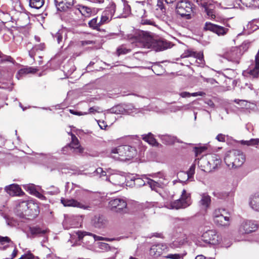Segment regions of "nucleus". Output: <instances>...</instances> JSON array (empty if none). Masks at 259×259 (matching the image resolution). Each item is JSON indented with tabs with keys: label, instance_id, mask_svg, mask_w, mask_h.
Masks as SVG:
<instances>
[{
	"label": "nucleus",
	"instance_id": "obj_1",
	"mask_svg": "<svg viewBox=\"0 0 259 259\" xmlns=\"http://www.w3.org/2000/svg\"><path fill=\"white\" fill-rule=\"evenodd\" d=\"M111 157L115 160L125 161L130 160L137 154L135 146L121 145L113 148L111 151Z\"/></svg>",
	"mask_w": 259,
	"mask_h": 259
},
{
	"label": "nucleus",
	"instance_id": "obj_2",
	"mask_svg": "<svg viewBox=\"0 0 259 259\" xmlns=\"http://www.w3.org/2000/svg\"><path fill=\"white\" fill-rule=\"evenodd\" d=\"M136 40L137 46L145 48H155L156 47H161L163 42L158 41L154 39L152 34L148 31L139 30L136 35Z\"/></svg>",
	"mask_w": 259,
	"mask_h": 259
},
{
	"label": "nucleus",
	"instance_id": "obj_3",
	"mask_svg": "<svg viewBox=\"0 0 259 259\" xmlns=\"http://www.w3.org/2000/svg\"><path fill=\"white\" fill-rule=\"evenodd\" d=\"M245 160V157L243 153L238 150H232L227 152L224 158L226 164L232 168L241 166Z\"/></svg>",
	"mask_w": 259,
	"mask_h": 259
},
{
	"label": "nucleus",
	"instance_id": "obj_4",
	"mask_svg": "<svg viewBox=\"0 0 259 259\" xmlns=\"http://www.w3.org/2000/svg\"><path fill=\"white\" fill-rule=\"evenodd\" d=\"M191 198L190 193L187 192L186 190L182 191L181 197L170 202H167L165 206L168 209H179L185 208L191 204Z\"/></svg>",
	"mask_w": 259,
	"mask_h": 259
},
{
	"label": "nucleus",
	"instance_id": "obj_5",
	"mask_svg": "<svg viewBox=\"0 0 259 259\" xmlns=\"http://www.w3.org/2000/svg\"><path fill=\"white\" fill-rule=\"evenodd\" d=\"M221 163L216 155H208L202 157L198 161V166L205 172H210Z\"/></svg>",
	"mask_w": 259,
	"mask_h": 259
},
{
	"label": "nucleus",
	"instance_id": "obj_6",
	"mask_svg": "<svg viewBox=\"0 0 259 259\" xmlns=\"http://www.w3.org/2000/svg\"><path fill=\"white\" fill-rule=\"evenodd\" d=\"M193 9V4L189 0L179 1L176 7L177 13L187 19L192 18Z\"/></svg>",
	"mask_w": 259,
	"mask_h": 259
},
{
	"label": "nucleus",
	"instance_id": "obj_7",
	"mask_svg": "<svg viewBox=\"0 0 259 259\" xmlns=\"http://www.w3.org/2000/svg\"><path fill=\"white\" fill-rule=\"evenodd\" d=\"M110 209L115 212L124 214L128 212L127 202L123 198H116L111 199L109 202Z\"/></svg>",
	"mask_w": 259,
	"mask_h": 259
},
{
	"label": "nucleus",
	"instance_id": "obj_8",
	"mask_svg": "<svg viewBox=\"0 0 259 259\" xmlns=\"http://www.w3.org/2000/svg\"><path fill=\"white\" fill-rule=\"evenodd\" d=\"M242 54L241 50L240 48L234 47L225 52L223 56L228 61L236 64H239Z\"/></svg>",
	"mask_w": 259,
	"mask_h": 259
},
{
	"label": "nucleus",
	"instance_id": "obj_9",
	"mask_svg": "<svg viewBox=\"0 0 259 259\" xmlns=\"http://www.w3.org/2000/svg\"><path fill=\"white\" fill-rule=\"evenodd\" d=\"M61 203L64 206L74 207L83 209H90L91 207L90 204L85 202L78 201L74 199H65L62 198Z\"/></svg>",
	"mask_w": 259,
	"mask_h": 259
},
{
	"label": "nucleus",
	"instance_id": "obj_10",
	"mask_svg": "<svg viewBox=\"0 0 259 259\" xmlns=\"http://www.w3.org/2000/svg\"><path fill=\"white\" fill-rule=\"evenodd\" d=\"M258 228L257 225L252 221H244L239 226L238 232L241 234H245L255 231Z\"/></svg>",
	"mask_w": 259,
	"mask_h": 259
},
{
	"label": "nucleus",
	"instance_id": "obj_11",
	"mask_svg": "<svg viewBox=\"0 0 259 259\" xmlns=\"http://www.w3.org/2000/svg\"><path fill=\"white\" fill-rule=\"evenodd\" d=\"M209 1L210 0H196V2L198 5L201 6L204 8L208 18L212 19L215 17V7Z\"/></svg>",
	"mask_w": 259,
	"mask_h": 259
},
{
	"label": "nucleus",
	"instance_id": "obj_12",
	"mask_svg": "<svg viewBox=\"0 0 259 259\" xmlns=\"http://www.w3.org/2000/svg\"><path fill=\"white\" fill-rule=\"evenodd\" d=\"M116 6L114 3H112L109 7L102 13L100 23L103 25L108 23L111 19L115 12Z\"/></svg>",
	"mask_w": 259,
	"mask_h": 259
},
{
	"label": "nucleus",
	"instance_id": "obj_13",
	"mask_svg": "<svg viewBox=\"0 0 259 259\" xmlns=\"http://www.w3.org/2000/svg\"><path fill=\"white\" fill-rule=\"evenodd\" d=\"M201 239L204 242L212 244L219 243L220 241L217 232L213 230L205 232L202 234Z\"/></svg>",
	"mask_w": 259,
	"mask_h": 259
},
{
	"label": "nucleus",
	"instance_id": "obj_14",
	"mask_svg": "<svg viewBox=\"0 0 259 259\" xmlns=\"http://www.w3.org/2000/svg\"><path fill=\"white\" fill-rule=\"evenodd\" d=\"M204 29L211 31L219 36L225 35L228 31V29L227 28L210 22L205 23Z\"/></svg>",
	"mask_w": 259,
	"mask_h": 259
},
{
	"label": "nucleus",
	"instance_id": "obj_15",
	"mask_svg": "<svg viewBox=\"0 0 259 259\" xmlns=\"http://www.w3.org/2000/svg\"><path fill=\"white\" fill-rule=\"evenodd\" d=\"M69 135L71 136V142L68 146L65 147L63 148L64 151L65 149L70 148L73 149V152L77 154H81L83 151V148L79 145V141L76 137L72 133H68Z\"/></svg>",
	"mask_w": 259,
	"mask_h": 259
},
{
	"label": "nucleus",
	"instance_id": "obj_16",
	"mask_svg": "<svg viewBox=\"0 0 259 259\" xmlns=\"http://www.w3.org/2000/svg\"><path fill=\"white\" fill-rule=\"evenodd\" d=\"M182 59H185L188 57H193L199 60L200 64H203V55L202 53H197L191 50H186L181 56Z\"/></svg>",
	"mask_w": 259,
	"mask_h": 259
},
{
	"label": "nucleus",
	"instance_id": "obj_17",
	"mask_svg": "<svg viewBox=\"0 0 259 259\" xmlns=\"http://www.w3.org/2000/svg\"><path fill=\"white\" fill-rule=\"evenodd\" d=\"M58 10L67 11L70 10L73 5V0H55Z\"/></svg>",
	"mask_w": 259,
	"mask_h": 259
},
{
	"label": "nucleus",
	"instance_id": "obj_18",
	"mask_svg": "<svg viewBox=\"0 0 259 259\" xmlns=\"http://www.w3.org/2000/svg\"><path fill=\"white\" fill-rule=\"evenodd\" d=\"M147 3L145 0L141 1H137L135 4L134 7L137 16L140 17H146L145 5Z\"/></svg>",
	"mask_w": 259,
	"mask_h": 259
},
{
	"label": "nucleus",
	"instance_id": "obj_19",
	"mask_svg": "<svg viewBox=\"0 0 259 259\" xmlns=\"http://www.w3.org/2000/svg\"><path fill=\"white\" fill-rule=\"evenodd\" d=\"M167 249L165 244H158L152 245L150 250V254L155 257L159 256L163 251Z\"/></svg>",
	"mask_w": 259,
	"mask_h": 259
},
{
	"label": "nucleus",
	"instance_id": "obj_20",
	"mask_svg": "<svg viewBox=\"0 0 259 259\" xmlns=\"http://www.w3.org/2000/svg\"><path fill=\"white\" fill-rule=\"evenodd\" d=\"M93 226L97 228H103L107 225V221L101 215H96L92 220Z\"/></svg>",
	"mask_w": 259,
	"mask_h": 259
},
{
	"label": "nucleus",
	"instance_id": "obj_21",
	"mask_svg": "<svg viewBox=\"0 0 259 259\" xmlns=\"http://www.w3.org/2000/svg\"><path fill=\"white\" fill-rule=\"evenodd\" d=\"M5 191L11 196H20L23 193L21 189L17 184H11L5 188Z\"/></svg>",
	"mask_w": 259,
	"mask_h": 259
},
{
	"label": "nucleus",
	"instance_id": "obj_22",
	"mask_svg": "<svg viewBox=\"0 0 259 259\" xmlns=\"http://www.w3.org/2000/svg\"><path fill=\"white\" fill-rule=\"evenodd\" d=\"M29 233L27 236L30 238H34L36 236H41L46 234L48 230L47 229H42L38 226H31L29 227Z\"/></svg>",
	"mask_w": 259,
	"mask_h": 259
},
{
	"label": "nucleus",
	"instance_id": "obj_23",
	"mask_svg": "<svg viewBox=\"0 0 259 259\" xmlns=\"http://www.w3.org/2000/svg\"><path fill=\"white\" fill-rule=\"evenodd\" d=\"M224 213L214 220V222L218 225L223 227H229L230 225L231 220L229 217L225 215Z\"/></svg>",
	"mask_w": 259,
	"mask_h": 259
},
{
	"label": "nucleus",
	"instance_id": "obj_24",
	"mask_svg": "<svg viewBox=\"0 0 259 259\" xmlns=\"http://www.w3.org/2000/svg\"><path fill=\"white\" fill-rule=\"evenodd\" d=\"M159 138L166 145L174 144L176 142H180L176 137L169 135H159Z\"/></svg>",
	"mask_w": 259,
	"mask_h": 259
},
{
	"label": "nucleus",
	"instance_id": "obj_25",
	"mask_svg": "<svg viewBox=\"0 0 259 259\" xmlns=\"http://www.w3.org/2000/svg\"><path fill=\"white\" fill-rule=\"evenodd\" d=\"M249 205L253 210L259 212V192L255 193L250 198Z\"/></svg>",
	"mask_w": 259,
	"mask_h": 259
},
{
	"label": "nucleus",
	"instance_id": "obj_26",
	"mask_svg": "<svg viewBox=\"0 0 259 259\" xmlns=\"http://www.w3.org/2000/svg\"><path fill=\"white\" fill-rule=\"evenodd\" d=\"M109 181L115 185H120L123 183L124 178L119 174H112L108 178Z\"/></svg>",
	"mask_w": 259,
	"mask_h": 259
},
{
	"label": "nucleus",
	"instance_id": "obj_27",
	"mask_svg": "<svg viewBox=\"0 0 259 259\" xmlns=\"http://www.w3.org/2000/svg\"><path fill=\"white\" fill-rule=\"evenodd\" d=\"M199 201L200 205L204 208H208L211 203V197L207 193H203L201 195Z\"/></svg>",
	"mask_w": 259,
	"mask_h": 259
},
{
	"label": "nucleus",
	"instance_id": "obj_28",
	"mask_svg": "<svg viewBox=\"0 0 259 259\" xmlns=\"http://www.w3.org/2000/svg\"><path fill=\"white\" fill-rule=\"evenodd\" d=\"M45 49V45L44 43L35 45L29 51V55L31 58H34V56H35L39 51H44Z\"/></svg>",
	"mask_w": 259,
	"mask_h": 259
},
{
	"label": "nucleus",
	"instance_id": "obj_29",
	"mask_svg": "<svg viewBox=\"0 0 259 259\" xmlns=\"http://www.w3.org/2000/svg\"><path fill=\"white\" fill-rule=\"evenodd\" d=\"M144 178L146 180L147 183L152 190H156L157 188L161 187L163 184L161 181H156L151 179L147 176H145Z\"/></svg>",
	"mask_w": 259,
	"mask_h": 259
},
{
	"label": "nucleus",
	"instance_id": "obj_30",
	"mask_svg": "<svg viewBox=\"0 0 259 259\" xmlns=\"http://www.w3.org/2000/svg\"><path fill=\"white\" fill-rule=\"evenodd\" d=\"M36 71V69L33 68L32 67L24 68L19 70L17 74H16V77L18 78V79H20L23 75L30 73H35Z\"/></svg>",
	"mask_w": 259,
	"mask_h": 259
},
{
	"label": "nucleus",
	"instance_id": "obj_31",
	"mask_svg": "<svg viewBox=\"0 0 259 259\" xmlns=\"http://www.w3.org/2000/svg\"><path fill=\"white\" fill-rule=\"evenodd\" d=\"M76 234L79 240L81 239L85 235H90L93 236L95 240L96 241H100L104 240V238L101 236H97L95 234H93L92 233L87 232L78 231L76 233Z\"/></svg>",
	"mask_w": 259,
	"mask_h": 259
},
{
	"label": "nucleus",
	"instance_id": "obj_32",
	"mask_svg": "<svg viewBox=\"0 0 259 259\" xmlns=\"http://www.w3.org/2000/svg\"><path fill=\"white\" fill-rule=\"evenodd\" d=\"M195 165L193 164L190 167L189 170L186 172L184 171H181L179 172V177H181L182 176H184L185 178H187V180H188L189 178H190L195 173Z\"/></svg>",
	"mask_w": 259,
	"mask_h": 259
},
{
	"label": "nucleus",
	"instance_id": "obj_33",
	"mask_svg": "<svg viewBox=\"0 0 259 259\" xmlns=\"http://www.w3.org/2000/svg\"><path fill=\"white\" fill-rule=\"evenodd\" d=\"M143 139L149 144L152 145H156L157 144L156 139L154 138L153 135L151 133H149L147 135H142Z\"/></svg>",
	"mask_w": 259,
	"mask_h": 259
},
{
	"label": "nucleus",
	"instance_id": "obj_34",
	"mask_svg": "<svg viewBox=\"0 0 259 259\" xmlns=\"http://www.w3.org/2000/svg\"><path fill=\"white\" fill-rule=\"evenodd\" d=\"M79 11L80 14L85 17H89L92 14V9L91 8L83 5H79Z\"/></svg>",
	"mask_w": 259,
	"mask_h": 259
},
{
	"label": "nucleus",
	"instance_id": "obj_35",
	"mask_svg": "<svg viewBox=\"0 0 259 259\" xmlns=\"http://www.w3.org/2000/svg\"><path fill=\"white\" fill-rule=\"evenodd\" d=\"M45 0H29V6L33 8L38 9L42 7Z\"/></svg>",
	"mask_w": 259,
	"mask_h": 259
},
{
	"label": "nucleus",
	"instance_id": "obj_36",
	"mask_svg": "<svg viewBox=\"0 0 259 259\" xmlns=\"http://www.w3.org/2000/svg\"><path fill=\"white\" fill-rule=\"evenodd\" d=\"M243 5L247 7L257 8L259 6V2L255 0H240Z\"/></svg>",
	"mask_w": 259,
	"mask_h": 259
},
{
	"label": "nucleus",
	"instance_id": "obj_37",
	"mask_svg": "<svg viewBox=\"0 0 259 259\" xmlns=\"http://www.w3.org/2000/svg\"><path fill=\"white\" fill-rule=\"evenodd\" d=\"M257 138L256 139H251L249 140H241L240 143L243 145H246L247 146H255L257 148Z\"/></svg>",
	"mask_w": 259,
	"mask_h": 259
},
{
	"label": "nucleus",
	"instance_id": "obj_38",
	"mask_svg": "<svg viewBox=\"0 0 259 259\" xmlns=\"http://www.w3.org/2000/svg\"><path fill=\"white\" fill-rule=\"evenodd\" d=\"M20 205L23 207H27V209H28L29 208H31V209L34 208L36 213L33 215V217H35L36 215H37V210L36 209V208H37V206L34 204L28 203L26 201H23L21 202Z\"/></svg>",
	"mask_w": 259,
	"mask_h": 259
},
{
	"label": "nucleus",
	"instance_id": "obj_39",
	"mask_svg": "<svg viewBox=\"0 0 259 259\" xmlns=\"http://www.w3.org/2000/svg\"><path fill=\"white\" fill-rule=\"evenodd\" d=\"M185 242V237L182 239H177L170 244V246L172 248H176L181 247Z\"/></svg>",
	"mask_w": 259,
	"mask_h": 259
},
{
	"label": "nucleus",
	"instance_id": "obj_40",
	"mask_svg": "<svg viewBox=\"0 0 259 259\" xmlns=\"http://www.w3.org/2000/svg\"><path fill=\"white\" fill-rule=\"evenodd\" d=\"M110 112L116 114H123L125 112V109L120 105L116 106L112 108L110 110Z\"/></svg>",
	"mask_w": 259,
	"mask_h": 259
},
{
	"label": "nucleus",
	"instance_id": "obj_41",
	"mask_svg": "<svg viewBox=\"0 0 259 259\" xmlns=\"http://www.w3.org/2000/svg\"><path fill=\"white\" fill-rule=\"evenodd\" d=\"M89 25L90 27L94 29L98 30L100 26L101 25L100 23V21L98 22V19L97 18L92 19L89 22Z\"/></svg>",
	"mask_w": 259,
	"mask_h": 259
},
{
	"label": "nucleus",
	"instance_id": "obj_42",
	"mask_svg": "<svg viewBox=\"0 0 259 259\" xmlns=\"http://www.w3.org/2000/svg\"><path fill=\"white\" fill-rule=\"evenodd\" d=\"M231 194L230 192L222 191L214 193V195L219 199H225Z\"/></svg>",
	"mask_w": 259,
	"mask_h": 259
},
{
	"label": "nucleus",
	"instance_id": "obj_43",
	"mask_svg": "<svg viewBox=\"0 0 259 259\" xmlns=\"http://www.w3.org/2000/svg\"><path fill=\"white\" fill-rule=\"evenodd\" d=\"M226 213V211L224 209L218 208L215 209L213 212V220L220 217V215H222Z\"/></svg>",
	"mask_w": 259,
	"mask_h": 259
},
{
	"label": "nucleus",
	"instance_id": "obj_44",
	"mask_svg": "<svg viewBox=\"0 0 259 259\" xmlns=\"http://www.w3.org/2000/svg\"><path fill=\"white\" fill-rule=\"evenodd\" d=\"M64 33V32L63 30H59L54 35V37L55 39H56L58 44H60L61 42H62L63 35Z\"/></svg>",
	"mask_w": 259,
	"mask_h": 259
},
{
	"label": "nucleus",
	"instance_id": "obj_45",
	"mask_svg": "<svg viewBox=\"0 0 259 259\" xmlns=\"http://www.w3.org/2000/svg\"><path fill=\"white\" fill-rule=\"evenodd\" d=\"M130 52V50L127 49L124 46H121L117 49V53L118 55L126 54Z\"/></svg>",
	"mask_w": 259,
	"mask_h": 259
},
{
	"label": "nucleus",
	"instance_id": "obj_46",
	"mask_svg": "<svg viewBox=\"0 0 259 259\" xmlns=\"http://www.w3.org/2000/svg\"><path fill=\"white\" fill-rule=\"evenodd\" d=\"M145 17H141V23L142 25H150L153 26H155V22L151 19H147L145 18Z\"/></svg>",
	"mask_w": 259,
	"mask_h": 259
},
{
	"label": "nucleus",
	"instance_id": "obj_47",
	"mask_svg": "<svg viewBox=\"0 0 259 259\" xmlns=\"http://www.w3.org/2000/svg\"><path fill=\"white\" fill-rule=\"evenodd\" d=\"M145 176H143L142 178L136 179L135 181V184L139 186H144L147 184L146 180L144 178Z\"/></svg>",
	"mask_w": 259,
	"mask_h": 259
},
{
	"label": "nucleus",
	"instance_id": "obj_48",
	"mask_svg": "<svg viewBox=\"0 0 259 259\" xmlns=\"http://www.w3.org/2000/svg\"><path fill=\"white\" fill-rule=\"evenodd\" d=\"M22 20H25V22L22 24L23 25H26L28 23V22L29 21V17L25 14H21L18 18V20L20 21Z\"/></svg>",
	"mask_w": 259,
	"mask_h": 259
},
{
	"label": "nucleus",
	"instance_id": "obj_49",
	"mask_svg": "<svg viewBox=\"0 0 259 259\" xmlns=\"http://www.w3.org/2000/svg\"><path fill=\"white\" fill-rule=\"evenodd\" d=\"M206 149V147L205 146H200L198 147H195L194 149L195 153L196 154V156H197V155L202 152L204 151Z\"/></svg>",
	"mask_w": 259,
	"mask_h": 259
},
{
	"label": "nucleus",
	"instance_id": "obj_50",
	"mask_svg": "<svg viewBox=\"0 0 259 259\" xmlns=\"http://www.w3.org/2000/svg\"><path fill=\"white\" fill-rule=\"evenodd\" d=\"M165 257L170 259H181V255L180 254H169Z\"/></svg>",
	"mask_w": 259,
	"mask_h": 259
},
{
	"label": "nucleus",
	"instance_id": "obj_51",
	"mask_svg": "<svg viewBox=\"0 0 259 259\" xmlns=\"http://www.w3.org/2000/svg\"><path fill=\"white\" fill-rule=\"evenodd\" d=\"M189 108H190L189 104L184 105L181 106H176V107H175V109L174 111H176L178 110H186L189 109Z\"/></svg>",
	"mask_w": 259,
	"mask_h": 259
},
{
	"label": "nucleus",
	"instance_id": "obj_52",
	"mask_svg": "<svg viewBox=\"0 0 259 259\" xmlns=\"http://www.w3.org/2000/svg\"><path fill=\"white\" fill-rule=\"evenodd\" d=\"M25 189L29 191L30 193L32 194H36V192H37L33 185H29L26 186Z\"/></svg>",
	"mask_w": 259,
	"mask_h": 259
},
{
	"label": "nucleus",
	"instance_id": "obj_53",
	"mask_svg": "<svg viewBox=\"0 0 259 259\" xmlns=\"http://www.w3.org/2000/svg\"><path fill=\"white\" fill-rule=\"evenodd\" d=\"M10 241V239L8 237H2L0 236V243L4 245Z\"/></svg>",
	"mask_w": 259,
	"mask_h": 259
},
{
	"label": "nucleus",
	"instance_id": "obj_54",
	"mask_svg": "<svg viewBox=\"0 0 259 259\" xmlns=\"http://www.w3.org/2000/svg\"><path fill=\"white\" fill-rule=\"evenodd\" d=\"M79 5H77L75 6H72L71 8L70 9L71 11H73V13L76 15H78L79 14H80V12L79 11V10H80V9H79Z\"/></svg>",
	"mask_w": 259,
	"mask_h": 259
},
{
	"label": "nucleus",
	"instance_id": "obj_55",
	"mask_svg": "<svg viewBox=\"0 0 259 259\" xmlns=\"http://www.w3.org/2000/svg\"><path fill=\"white\" fill-rule=\"evenodd\" d=\"M2 58H3V61H9L12 62L13 64L15 62V60L11 56H5L3 54V56Z\"/></svg>",
	"mask_w": 259,
	"mask_h": 259
},
{
	"label": "nucleus",
	"instance_id": "obj_56",
	"mask_svg": "<svg viewBox=\"0 0 259 259\" xmlns=\"http://www.w3.org/2000/svg\"><path fill=\"white\" fill-rule=\"evenodd\" d=\"M157 7L158 8L160 9L162 12H164L163 10H165V9L164 8V4L162 0L157 1Z\"/></svg>",
	"mask_w": 259,
	"mask_h": 259
},
{
	"label": "nucleus",
	"instance_id": "obj_57",
	"mask_svg": "<svg viewBox=\"0 0 259 259\" xmlns=\"http://www.w3.org/2000/svg\"><path fill=\"white\" fill-rule=\"evenodd\" d=\"M216 139L219 142H224L226 140V136L225 135L220 134L217 136Z\"/></svg>",
	"mask_w": 259,
	"mask_h": 259
},
{
	"label": "nucleus",
	"instance_id": "obj_58",
	"mask_svg": "<svg viewBox=\"0 0 259 259\" xmlns=\"http://www.w3.org/2000/svg\"><path fill=\"white\" fill-rule=\"evenodd\" d=\"M188 220L187 219L185 218H177L176 219V222L181 224H185L188 223Z\"/></svg>",
	"mask_w": 259,
	"mask_h": 259
},
{
	"label": "nucleus",
	"instance_id": "obj_59",
	"mask_svg": "<svg viewBox=\"0 0 259 259\" xmlns=\"http://www.w3.org/2000/svg\"><path fill=\"white\" fill-rule=\"evenodd\" d=\"M34 257V256L32 253H29L22 255L19 259H32Z\"/></svg>",
	"mask_w": 259,
	"mask_h": 259
},
{
	"label": "nucleus",
	"instance_id": "obj_60",
	"mask_svg": "<svg viewBox=\"0 0 259 259\" xmlns=\"http://www.w3.org/2000/svg\"><path fill=\"white\" fill-rule=\"evenodd\" d=\"M100 247L102 249L108 250L110 249V247L109 244L106 243H101L100 245Z\"/></svg>",
	"mask_w": 259,
	"mask_h": 259
},
{
	"label": "nucleus",
	"instance_id": "obj_61",
	"mask_svg": "<svg viewBox=\"0 0 259 259\" xmlns=\"http://www.w3.org/2000/svg\"><path fill=\"white\" fill-rule=\"evenodd\" d=\"M179 95L182 98H188L191 96V93L187 92L180 93Z\"/></svg>",
	"mask_w": 259,
	"mask_h": 259
},
{
	"label": "nucleus",
	"instance_id": "obj_62",
	"mask_svg": "<svg viewBox=\"0 0 259 259\" xmlns=\"http://www.w3.org/2000/svg\"><path fill=\"white\" fill-rule=\"evenodd\" d=\"M95 42L92 40H83L81 41L82 46H85L88 45L94 44Z\"/></svg>",
	"mask_w": 259,
	"mask_h": 259
},
{
	"label": "nucleus",
	"instance_id": "obj_63",
	"mask_svg": "<svg viewBox=\"0 0 259 259\" xmlns=\"http://www.w3.org/2000/svg\"><path fill=\"white\" fill-rule=\"evenodd\" d=\"M181 64L187 66H188L190 65H194L193 62H190L189 60L188 61L187 60H184L183 62H182Z\"/></svg>",
	"mask_w": 259,
	"mask_h": 259
},
{
	"label": "nucleus",
	"instance_id": "obj_64",
	"mask_svg": "<svg viewBox=\"0 0 259 259\" xmlns=\"http://www.w3.org/2000/svg\"><path fill=\"white\" fill-rule=\"evenodd\" d=\"M98 124L101 129H105L106 128V127L107 126V125H106V124L104 121H99L98 122Z\"/></svg>",
	"mask_w": 259,
	"mask_h": 259
}]
</instances>
